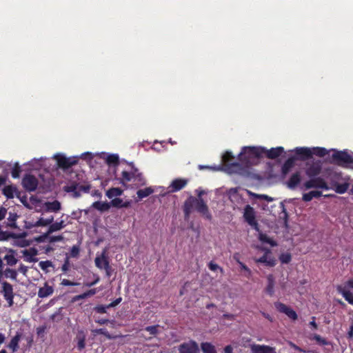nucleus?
<instances>
[{"instance_id": "obj_1", "label": "nucleus", "mask_w": 353, "mask_h": 353, "mask_svg": "<svg viewBox=\"0 0 353 353\" xmlns=\"http://www.w3.org/2000/svg\"><path fill=\"white\" fill-rule=\"evenodd\" d=\"M202 194L203 192H201L198 195V198L191 196L185 201L183 204V212L185 220L189 219L194 207L195 208V210L205 219L209 221L212 219V216L210 212L208 206L201 197Z\"/></svg>"}, {"instance_id": "obj_2", "label": "nucleus", "mask_w": 353, "mask_h": 353, "mask_svg": "<svg viewBox=\"0 0 353 353\" xmlns=\"http://www.w3.org/2000/svg\"><path fill=\"white\" fill-rule=\"evenodd\" d=\"M127 163L130 166V170L121 172V176L116 178L119 183L126 188L130 182H132V185L137 188L145 185L146 184V179L143 173L134 166L132 162Z\"/></svg>"}, {"instance_id": "obj_3", "label": "nucleus", "mask_w": 353, "mask_h": 353, "mask_svg": "<svg viewBox=\"0 0 353 353\" xmlns=\"http://www.w3.org/2000/svg\"><path fill=\"white\" fill-rule=\"evenodd\" d=\"M264 151L265 148L262 147H243L239 154V159L243 163H251L253 161L261 158Z\"/></svg>"}, {"instance_id": "obj_4", "label": "nucleus", "mask_w": 353, "mask_h": 353, "mask_svg": "<svg viewBox=\"0 0 353 353\" xmlns=\"http://www.w3.org/2000/svg\"><path fill=\"white\" fill-rule=\"evenodd\" d=\"M243 217L244 221L256 232L260 231L259 224L256 219V212L250 205H246L244 208Z\"/></svg>"}, {"instance_id": "obj_5", "label": "nucleus", "mask_w": 353, "mask_h": 353, "mask_svg": "<svg viewBox=\"0 0 353 353\" xmlns=\"http://www.w3.org/2000/svg\"><path fill=\"white\" fill-rule=\"evenodd\" d=\"M333 162L342 167L353 163V157L345 151H334L332 155Z\"/></svg>"}, {"instance_id": "obj_6", "label": "nucleus", "mask_w": 353, "mask_h": 353, "mask_svg": "<svg viewBox=\"0 0 353 353\" xmlns=\"http://www.w3.org/2000/svg\"><path fill=\"white\" fill-rule=\"evenodd\" d=\"M305 165V174L309 178L317 176L322 170V162L320 160L307 161Z\"/></svg>"}, {"instance_id": "obj_7", "label": "nucleus", "mask_w": 353, "mask_h": 353, "mask_svg": "<svg viewBox=\"0 0 353 353\" xmlns=\"http://www.w3.org/2000/svg\"><path fill=\"white\" fill-rule=\"evenodd\" d=\"M21 183L26 191L31 192L37 190L39 181L35 176L30 174H26L23 177Z\"/></svg>"}, {"instance_id": "obj_8", "label": "nucleus", "mask_w": 353, "mask_h": 353, "mask_svg": "<svg viewBox=\"0 0 353 353\" xmlns=\"http://www.w3.org/2000/svg\"><path fill=\"white\" fill-rule=\"evenodd\" d=\"M57 165L59 168L66 170L78 163V160L75 157H66L63 154H57L54 156Z\"/></svg>"}, {"instance_id": "obj_9", "label": "nucleus", "mask_w": 353, "mask_h": 353, "mask_svg": "<svg viewBox=\"0 0 353 353\" xmlns=\"http://www.w3.org/2000/svg\"><path fill=\"white\" fill-rule=\"evenodd\" d=\"M305 189L320 188L327 190L329 189L327 183L321 177H312L304 183Z\"/></svg>"}, {"instance_id": "obj_10", "label": "nucleus", "mask_w": 353, "mask_h": 353, "mask_svg": "<svg viewBox=\"0 0 353 353\" xmlns=\"http://www.w3.org/2000/svg\"><path fill=\"white\" fill-rule=\"evenodd\" d=\"M274 307L276 309L281 313L285 314L288 316L291 320L296 321L298 319V315L296 312L292 309L290 307L287 306L285 304L276 301L274 303Z\"/></svg>"}, {"instance_id": "obj_11", "label": "nucleus", "mask_w": 353, "mask_h": 353, "mask_svg": "<svg viewBox=\"0 0 353 353\" xmlns=\"http://www.w3.org/2000/svg\"><path fill=\"white\" fill-rule=\"evenodd\" d=\"M296 160L306 161L312 158V150L306 147H297L294 149Z\"/></svg>"}, {"instance_id": "obj_12", "label": "nucleus", "mask_w": 353, "mask_h": 353, "mask_svg": "<svg viewBox=\"0 0 353 353\" xmlns=\"http://www.w3.org/2000/svg\"><path fill=\"white\" fill-rule=\"evenodd\" d=\"M180 353H198L199 348L198 344L194 341H190L188 343H183L179 347Z\"/></svg>"}, {"instance_id": "obj_13", "label": "nucleus", "mask_w": 353, "mask_h": 353, "mask_svg": "<svg viewBox=\"0 0 353 353\" xmlns=\"http://www.w3.org/2000/svg\"><path fill=\"white\" fill-rule=\"evenodd\" d=\"M188 181L185 179H176L173 180L169 186L170 192H176L182 190L188 184Z\"/></svg>"}, {"instance_id": "obj_14", "label": "nucleus", "mask_w": 353, "mask_h": 353, "mask_svg": "<svg viewBox=\"0 0 353 353\" xmlns=\"http://www.w3.org/2000/svg\"><path fill=\"white\" fill-rule=\"evenodd\" d=\"M265 252V254L260 258L256 259V263H264L266 266L268 267H274L276 265V261L274 258H268V255L270 253V250L269 249H263Z\"/></svg>"}, {"instance_id": "obj_15", "label": "nucleus", "mask_w": 353, "mask_h": 353, "mask_svg": "<svg viewBox=\"0 0 353 353\" xmlns=\"http://www.w3.org/2000/svg\"><path fill=\"white\" fill-rule=\"evenodd\" d=\"M283 152H284V148L281 146H279L276 148H272L270 150H266L265 148L263 154H265L267 158L270 159H275L281 156Z\"/></svg>"}, {"instance_id": "obj_16", "label": "nucleus", "mask_w": 353, "mask_h": 353, "mask_svg": "<svg viewBox=\"0 0 353 353\" xmlns=\"http://www.w3.org/2000/svg\"><path fill=\"white\" fill-rule=\"evenodd\" d=\"M22 337L21 332H17L16 334L11 339L7 345V347L12 350V352H17L19 348V341Z\"/></svg>"}, {"instance_id": "obj_17", "label": "nucleus", "mask_w": 353, "mask_h": 353, "mask_svg": "<svg viewBox=\"0 0 353 353\" xmlns=\"http://www.w3.org/2000/svg\"><path fill=\"white\" fill-rule=\"evenodd\" d=\"M301 181V176L300 172L297 171L292 174L288 182L286 183L287 186L290 189H295Z\"/></svg>"}, {"instance_id": "obj_18", "label": "nucleus", "mask_w": 353, "mask_h": 353, "mask_svg": "<svg viewBox=\"0 0 353 353\" xmlns=\"http://www.w3.org/2000/svg\"><path fill=\"white\" fill-rule=\"evenodd\" d=\"M336 291L339 294L343 296L346 301L350 304L353 305V293L342 285H338L336 287Z\"/></svg>"}, {"instance_id": "obj_19", "label": "nucleus", "mask_w": 353, "mask_h": 353, "mask_svg": "<svg viewBox=\"0 0 353 353\" xmlns=\"http://www.w3.org/2000/svg\"><path fill=\"white\" fill-rule=\"evenodd\" d=\"M296 161L295 157H289L285 163L283 164L281 168V173L283 176H286L292 168L294 165V162Z\"/></svg>"}, {"instance_id": "obj_20", "label": "nucleus", "mask_w": 353, "mask_h": 353, "mask_svg": "<svg viewBox=\"0 0 353 353\" xmlns=\"http://www.w3.org/2000/svg\"><path fill=\"white\" fill-rule=\"evenodd\" d=\"M23 256L26 257V261L28 262H37L38 259L34 258L38 254V251L34 248H31L28 250L23 251Z\"/></svg>"}, {"instance_id": "obj_21", "label": "nucleus", "mask_w": 353, "mask_h": 353, "mask_svg": "<svg viewBox=\"0 0 353 353\" xmlns=\"http://www.w3.org/2000/svg\"><path fill=\"white\" fill-rule=\"evenodd\" d=\"M252 350L254 353H276L274 348L264 345H254Z\"/></svg>"}, {"instance_id": "obj_22", "label": "nucleus", "mask_w": 353, "mask_h": 353, "mask_svg": "<svg viewBox=\"0 0 353 353\" xmlns=\"http://www.w3.org/2000/svg\"><path fill=\"white\" fill-rule=\"evenodd\" d=\"M268 285L265 288V292L270 296H272L274 294V285L275 281L274 277L272 274H269L267 276Z\"/></svg>"}, {"instance_id": "obj_23", "label": "nucleus", "mask_w": 353, "mask_h": 353, "mask_svg": "<svg viewBox=\"0 0 353 353\" xmlns=\"http://www.w3.org/2000/svg\"><path fill=\"white\" fill-rule=\"evenodd\" d=\"M3 194L8 199H13L14 194L17 192V188L12 185H6L3 189Z\"/></svg>"}, {"instance_id": "obj_24", "label": "nucleus", "mask_w": 353, "mask_h": 353, "mask_svg": "<svg viewBox=\"0 0 353 353\" xmlns=\"http://www.w3.org/2000/svg\"><path fill=\"white\" fill-rule=\"evenodd\" d=\"M97 292V290L96 288L90 289L84 293H82L79 295H76L74 297H72V302H76L77 301L84 299L88 297H90L92 296H94Z\"/></svg>"}, {"instance_id": "obj_25", "label": "nucleus", "mask_w": 353, "mask_h": 353, "mask_svg": "<svg viewBox=\"0 0 353 353\" xmlns=\"http://www.w3.org/2000/svg\"><path fill=\"white\" fill-rule=\"evenodd\" d=\"M53 291L52 287L48 285L47 283H45L44 286L39 290L38 296L40 298H45L51 295Z\"/></svg>"}, {"instance_id": "obj_26", "label": "nucleus", "mask_w": 353, "mask_h": 353, "mask_svg": "<svg viewBox=\"0 0 353 353\" xmlns=\"http://www.w3.org/2000/svg\"><path fill=\"white\" fill-rule=\"evenodd\" d=\"M76 339L77 341V349L79 351L83 350L85 347V335L83 331L78 332Z\"/></svg>"}, {"instance_id": "obj_27", "label": "nucleus", "mask_w": 353, "mask_h": 353, "mask_svg": "<svg viewBox=\"0 0 353 353\" xmlns=\"http://www.w3.org/2000/svg\"><path fill=\"white\" fill-rule=\"evenodd\" d=\"M322 192L318 190L310 191L307 193H305L303 194V200L305 202L310 201L313 199V198H319L321 196Z\"/></svg>"}, {"instance_id": "obj_28", "label": "nucleus", "mask_w": 353, "mask_h": 353, "mask_svg": "<svg viewBox=\"0 0 353 353\" xmlns=\"http://www.w3.org/2000/svg\"><path fill=\"white\" fill-rule=\"evenodd\" d=\"M54 221V216H50L46 219H44L43 217H41L39 219L38 221H37L34 224L32 225L34 227H39V226H47L50 225V224Z\"/></svg>"}, {"instance_id": "obj_29", "label": "nucleus", "mask_w": 353, "mask_h": 353, "mask_svg": "<svg viewBox=\"0 0 353 353\" xmlns=\"http://www.w3.org/2000/svg\"><path fill=\"white\" fill-rule=\"evenodd\" d=\"M92 207L100 212H105L110 208V203L95 201L92 203Z\"/></svg>"}, {"instance_id": "obj_30", "label": "nucleus", "mask_w": 353, "mask_h": 353, "mask_svg": "<svg viewBox=\"0 0 353 353\" xmlns=\"http://www.w3.org/2000/svg\"><path fill=\"white\" fill-rule=\"evenodd\" d=\"M123 190L120 188H111L106 191L105 195L109 199L119 196L123 194Z\"/></svg>"}, {"instance_id": "obj_31", "label": "nucleus", "mask_w": 353, "mask_h": 353, "mask_svg": "<svg viewBox=\"0 0 353 353\" xmlns=\"http://www.w3.org/2000/svg\"><path fill=\"white\" fill-rule=\"evenodd\" d=\"M154 192V189L152 187H148L144 189H140L137 192L139 199H143Z\"/></svg>"}, {"instance_id": "obj_32", "label": "nucleus", "mask_w": 353, "mask_h": 353, "mask_svg": "<svg viewBox=\"0 0 353 353\" xmlns=\"http://www.w3.org/2000/svg\"><path fill=\"white\" fill-rule=\"evenodd\" d=\"M17 218H18V215L17 213L10 212L9 216L8 218L7 226L10 228H14V229L17 228V225L16 221H17Z\"/></svg>"}, {"instance_id": "obj_33", "label": "nucleus", "mask_w": 353, "mask_h": 353, "mask_svg": "<svg viewBox=\"0 0 353 353\" xmlns=\"http://www.w3.org/2000/svg\"><path fill=\"white\" fill-rule=\"evenodd\" d=\"M65 227L63 221L60 222L52 223L48 228V234H51L54 232L59 231Z\"/></svg>"}, {"instance_id": "obj_34", "label": "nucleus", "mask_w": 353, "mask_h": 353, "mask_svg": "<svg viewBox=\"0 0 353 353\" xmlns=\"http://www.w3.org/2000/svg\"><path fill=\"white\" fill-rule=\"evenodd\" d=\"M46 210L51 212H57L61 209V203L59 201L55 200L52 202L46 203Z\"/></svg>"}, {"instance_id": "obj_35", "label": "nucleus", "mask_w": 353, "mask_h": 353, "mask_svg": "<svg viewBox=\"0 0 353 353\" xmlns=\"http://www.w3.org/2000/svg\"><path fill=\"white\" fill-rule=\"evenodd\" d=\"M10 254H6L4 256V260H6L7 265L10 266L14 265L17 263V259L14 256V252L12 250H10Z\"/></svg>"}, {"instance_id": "obj_36", "label": "nucleus", "mask_w": 353, "mask_h": 353, "mask_svg": "<svg viewBox=\"0 0 353 353\" xmlns=\"http://www.w3.org/2000/svg\"><path fill=\"white\" fill-rule=\"evenodd\" d=\"M312 155L314 154L319 157H323L328 154V150L325 148L314 147L311 148Z\"/></svg>"}, {"instance_id": "obj_37", "label": "nucleus", "mask_w": 353, "mask_h": 353, "mask_svg": "<svg viewBox=\"0 0 353 353\" xmlns=\"http://www.w3.org/2000/svg\"><path fill=\"white\" fill-rule=\"evenodd\" d=\"M248 194L254 199H263L265 200L268 202H271L274 200V198L269 196L266 194H259L254 192H252L251 191H248Z\"/></svg>"}, {"instance_id": "obj_38", "label": "nucleus", "mask_w": 353, "mask_h": 353, "mask_svg": "<svg viewBox=\"0 0 353 353\" xmlns=\"http://www.w3.org/2000/svg\"><path fill=\"white\" fill-rule=\"evenodd\" d=\"M201 347L203 353H214L216 352L214 346L210 343H202Z\"/></svg>"}, {"instance_id": "obj_39", "label": "nucleus", "mask_w": 353, "mask_h": 353, "mask_svg": "<svg viewBox=\"0 0 353 353\" xmlns=\"http://www.w3.org/2000/svg\"><path fill=\"white\" fill-rule=\"evenodd\" d=\"M259 240L263 242V243H268V244H270L271 246L272 247H274L276 246L277 244L276 243L272 240V239H270L267 234H263V233H260L259 234Z\"/></svg>"}, {"instance_id": "obj_40", "label": "nucleus", "mask_w": 353, "mask_h": 353, "mask_svg": "<svg viewBox=\"0 0 353 353\" xmlns=\"http://www.w3.org/2000/svg\"><path fill=\"white\" fill-rule=\"evenodd\" d=\"M234 158V157L231 152H226L223 156V161L232 166H237L239 165L237 163H230Z\"/></svg>"}, {"instance_id": "obj_41", "label": "nucleus", "mask_w": 353, "mask_h": 353, "mask_svg": "<svg viewBox=\"0 0 353 353\" xmlns=\"http://www.w3.org/2000/svg\"><path fill=\"white\" fill-rule=\"evenodd\" d=\"M78 189V184L77 183H72L70 185H68L65 187V191L68 192H73L74 196L75 197L80 196L81 194L77 191Z\"/></svg>"}, {"instance_id": "obj_42", "label": "nucleus", "mask_w": 353, "mask_h": 353, "mask_svg": "<svg viewBox=\"0 0 353 353\" xmlns=\"http://www.w3.org/2000/svg\"><path fill=\"white\" fill-rule=\"evenodd\" d=\"M3 274L6 278H10L12 280H17V272L15 270L6 268Z\"/></svg>"}, {"instance_id": "obj_43", "label": "nucleus", "mask_w": 353, "mask_h": 353, "mask_svg": "<svg viewBox=\"0 0 353 353\" xmlns=\"http://www.w3.org/2000/svg\"><path fill=\"white\" fill-rule=\"evenodd\" d=\"M119 161V156L115 154H109L106 158V163L108 165H118Z\"/></svg>"}, {"instance_id": "obj_44", "label": "nucleus", "mask_w": 353, "mask_h": 353, "mask_svg": "<svg viewBox=\"0 0 353 353\" xmlns=\"http://www.w3.org/2000/svg\"><path fill=\"white\" fill-rule=\"evenodd\" d=\"M21 172V166L19 165V164L18 163H16L14 165V167L12 168V171H11V175H12V178H14V179L19 178Z\"/></svg>"}, {"instance_id": "obj_45", "label": "nucleus", "mask_w": 353, "mask_h": 353, "mask_svg": "<svg viewBox=\"0 0 353 353\" xmlns=\"http://www.w3.org/2000/svg\"><path fill=\"white\" fill-rule=\"evenodd\" d=\"M349 188V184L347 183H343L341 184H337L336 186L335 191L339 194H343L347 192Z\"/></svg>"}, {"instance_id": "obj_46", "label": "nucleus", "mask_w": 353, "mask_h": 353, "mask_svg": "<svg viewBox=\"0 0 353 353\" xmlns=\"http://www.w3.org/2000/svg\"><path fill=\"white\" fill-rule=\"evenodd\" d=\"M94 261H95V265L98 268L103 269V265H104V261H108V260L106 259V257L104 255H102L101 256L96 257Z\"/></svg>"}, {"instance_id": "obj_47", "label": "nucleus", "mask_w": 353, "mask_h": 353, "mask_svg": "<svg viewBox=\"0 0 353 353\" xmlns=\"http://www.w3.org/2000/svg\"><path fill=\"white\" fill-rule=\"evenodd\" d=\"M39 266L43 271L48 272V268L52 267L53 264L50 261H42L39 263Z\"/></svg>"}, {"instance_id": "obj_48", "label": "nucleus", "mask_w": 353, "mask_h": 353, "mask_svg": "<svg viewBox=\"0 0 353 353\" xmlns=\"http://www.w3.org/2000/svg\"><path fill=\"white\" fill-rule=\"evenodd\" d=\"M279 260L282 263L288 264L292 260V255L290 253L286 252V253H282L279 256Z\"/></svg>"}, {"instance_id": "obj_49", "label": "nucleus", "mask_w": 353, "mask_h": 353, "mask_svg": "<svg viewBox=\"0 0 353 353\" xmlns=\"http://www.w3.org/2000/svg\"><path fill=\"white\" fill-rule=\"evenodd\" d=\"M110 207H114L117 208H122L123 200L120 198H114L111 200Z\"/></svg>"}, {"instance_id": "obj_50", "label": "nucleus", "mask_w": 353, "mask_h": 353, "mask_svg": "<svg viewBox=\"0 0 353 353\" xmlns=\"http://www.w3.org/2000/svg\"><path fill=\"white\" fill-rule=\"evenodd\" d=\"M280 207L282 210L281 214H283V215H281L280 217L284 219V223L287 225L288 214L287 210L285 209V205L283 204V203H282V202L280 203Z\"/></svg>"}, {"instance_id": "obj_51", "label": "nucleus", "mask_w": 353, "mask_h": 353, "mask_svg": "<svg viewBox=\"0 0 353 353\" xmlns=\"http://www.w3.org/2000/svg\"><path fill=\"white\" fill-rule=\"evenodd\" d=\"M313 339L316 341L317 343L322 345H326L328 344L327 340L323 337H321L319 334H314L313 336Z\"/></svg>"}, {"instance_id": "obj_52", "label": "nucleus", "mask_w": 353, "mask_h": 353, "mask_svg": "<svg viewBox=\"0 0 353 353\" xmlns=\"http://www.w3.org/2000/svg\"><path fill=\"white\" fill-rule=\"evenodd\" d=\"M208 266L211 271L215 272L219 270L221 273L223 272V269L213 261H210Z\"/></svg>"}, {"instance_id": "obj_53", "label": "nucleus", "mask_w": 353, "mask_h": 353, "mask_svg": "<svg viewBox=\"0 0 353 353\" xmlns=\"http://www.w3.org/2000/svg\"><path fill=\"white\" fill-rule=\"evenodd\" d=\"M109 307H106V305H98L94 307V311L99 314H105L107 312V310Z\"/></svg>"}, {"instance_id": "obj_54", "label": "nucleus", "mask_w": 353, "mask_h": 353, "mask_svg": "<svg viewBox=\"0 0 353 353\" xmlns=\"http://www.w3.org/2000/svg\"><path fill=\"white\" fill-rule=\"evenodd\" d=\"M94 334H102V335H104L108 339H110V335L109 334L108 332L107 331L106 329L105 328H99V329H96L92 331Z\"/></svg>"}, {"instance_id": "obj_55", "label": "nucleus", "mask_w": 353, "mask_h": 353, "mask_svg": "<svg viewBox=\"0 0 353 353\" xmlns=\"http://www.w3.org/2000/svg\"><path fill=\"white\" fill-rule=\"evenodd\" d=\"M91 189V185L90 184H85V185H79L78 184V192H83L85 193H88Z\"/></svg>"}, {"instance_id": "obj_56", "label": "nucleus", "mask_w": 353, "mask_h": 353, "mask_svg": "<svg viewBox=\"0 0 353 353\" xmlns=\"http://www.w3.org/2000/svg\"><path fill=\"white\" fill-rule=\"evenodd\" d=\"M103 269L105 270V274L108 277H110L112 275V270L110 265L109 261H104Z\"/></svg>"}, {"instance_id": "obj_57", "label": "nucleus", "mask_w": 353, "mask_h": 353, "mask_svg": "<svg viewBox=\"0 0 353 353\" xmlns=\"http://www.w3.org/2000/svg\"><path fill=\"white\" fill-rule=\"evenodd\" d=\"M145 330L149 332L150 334L155 335L158 332V325L148 326Z\"/></svg>"}, {"instance_id": "obj_58", "label": "nucleus", "mask_w": 353, "mask_h": 353, "mask_svg": "<svg viewBox=\"0 0 353 353\" xmlns=\"http://www.w3.org/2000/svg\"><path fill=\"white\" fill-rule=\"evenodd\" d=\"M63 236L62 235L50 236L48 235V241L50 243L61 241H63Z\"/></svg>"}, {"instance_id": "obj_59", "label": "nucleus", "mask_w": 353, "mask_h": 353, "mask_svg": "<svg viewBox=\"0 0 353 353\" xmlns=\"http://www.w3.org/2000/svg\"><path fill=\"white\" fill-rule=\"evenodd\" d=\"M61 285H64V286H75V285H78L79 283H76V282H74V281H71L70 280H68V279H63L61 282Z\"/></svg>"}, {"instance_id": "obj_60", "label": "nucleus", "mask_w": 353, "mask_h": 353, "mask_svg": "<svg viewBox=\"0 0 353 353\" xmlns=\"http://www.w3.org/2000/svg\"><path fill=\"white\" fill-rule=\"evenodd\" d=\"M122 301V298L121 297H119L117 299H116L114 301H113L112 302H111L110 303H109L108 305H106V307H109V308H111V307H114L117 305H118Z\"/></svg>"}, {"instance_id": "obj_61", "label": "nucleus", "mask_w": 353, "mask_h": 353, "mask_svg": "<svg viewBox=\"0 0 353 353\" xmlns=\"http://www.w3.org/2000/svg\"><path fill=\"white\" fill-rule=\"evenodd\" d=\"M69 268H70V261H69V259L67 257L65 259L64 263L63 264V265L61 267V270L63 272H67L69 270Z\"/></svg>"}, {"instance_id": "obj_62", "label": "nucleus", "mask_w": 353, "mask_h": 353, "mask_svg": "<svg viewBox=\"0 0 353 353\" xmlns=\"http://www.w3.org/2000/svg\"><path fill=\"white\" fill-rule=\"evenodd\" d=\"M7 212L8 210L6 208L3 206L0 207V221L3 220L6 217Z\"/></svg>"}, {"instance_id": "obj_63", "label": "nucleus", "mask_w": 353, "mask_h": 353, "mask_svg": "<svg viewBox=\"0 0 353 353\" xmlns=\"http://www.w3.org/2000/svg\"><path fill=\"white\" fill-rule=\"evenodd\" d=\"M50 234H48V232L46 233H45L43 235H41L39 236V237H37L36 239L37 241L38 242H43L46 241V239H48V235Z\"/></svg>"}, {"instance_id": "obj_64", "label": "nucleus", "mask_w": 353, "mask_h": 353, "mask_svg": "<svg viewBox=\"0 0 353 353\" xmlns=\"http://www.w3.org/2000/svg\"><path fill=\"white\" fill-rule=\"evenodd\" d=\"M79 252V249L77 246L74 245L71 249V255L73 257H76Z\"/></svg>"}]
</instances>
